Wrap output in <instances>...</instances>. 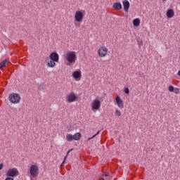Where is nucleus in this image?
Segmentation results:
<instances>
[{"mask_svg":"<svg viewBox=\"0 0 180 180\" xmlns=\"http://www.w3.org/2000/svg\"><path fill=\"white\" fill-rule=\"evenodd\" d=\"M99 57H105L108 54V49L105 46H101L98 51Z\"/></svg>","mask_w":180,"mask_h":180,"instance_id":"obj_7","label":"nucleus"},{"mask_svg":"<svg viewBox=\"0 0 180 180\" xmlns=\"http://www.w3.org/2000/svg\"><path fill=\"white\" fill-rule=\"evenodd\" d=\"M99 180H110L109 172H104L99 178Z\"/></svg>","mask_w":180,"mask_h":180,"instance_id":"obj_13","label":"nucleus"},{"mask_svg":"<svg viewBox=\"0 0 180 180\" xmlns=\"http://www.w3.org/2000/svg\"><path fill=\"white\" fill-rule=\"evenodd\" d=\"M74 149H70L68 151L67 155H65V157L64 158V160L62 162L61 165H64V164H65V160H67L68 157V154H70V153H71V151H72Z\"/></svg>","mask_w":180,"mask_h":180,"instance_id":"obj_20","label":"nucleus"},{"mask_svg":"<svg viewBox=\"0 0 180 180\" xmlns=\"http://www.w3.org/2000/svg\"><path fill=\"white\" fill-rule=\"evenodd\" d=\"M167 18L169 19H171V18H174V15H175V12H174V11L172 10V8L168 9L167 11V13H166Z\"/></svg>","mask_w":180,"mask_h":180,"instance_id":"obj_16","label":"nucleus"},{"mask_svg":"<svg viewBox=\"0 0 180 180\" xmlns=\"http://www.w3.org/2000/svg\"><path fill=\"white\" fill-rule=\"evenodd\" d=\"M115 101H116V103H117V105H118V107L120 109H123V108L124 107V105L123 104V101H122V98H120V96H117L115 98Z\"/></svg>","mask_w":180,"mask_h":180,"instance_id":"obj_11","label":"nucleus"},{"mask_svg":"<svg viewBox=\"0 0 180 180\" xmlns=\"http://www.w3.org/2000/svg\"><path fill=\"white\" fill-rule=\"evenodd\" d=\"M5 180H14L12 177H6Z\"/></svg>","mask_w":180,"mask_h":180,"instance_id":"obj_27","label":"nucleus"},{"mask_svg":"<svg viewBox=\"0 0 180 180\" xmlns=\"http://www.w3.org/2000/svg\"><path fill=\"white\" fill-rule=\"evenodd\" d=\"M134 26H136V27L138 26H140V20L139 18H135L132 22Z\"/></svg>","mask_w":180,"mask_h":180,"instance_id":"obj_18","label":"nucleus"},{"mask_svg":"<svg viewBox=\"0 0 180 180\" xmlns=\"http://www.w3.org/2000/svg\"><path fill=\"white\" fill-rule=\"evenodd\" d=\"M65 60L68 61V65H74L77 61V54L75 51H69L66 53Z\"/></svg>","mask_w":180,"mask_h":180,"instance_id":"obj_1","label":"nucleus"},{"mask_svg":"<svg viewBox=\"0 0 180 180\" xmlns=\"http://www.w3.org/2000/svg\"><path fill=\"white\" fill-rule=\"evenodd\" d=\"M124 92L125 94H129L130 93V90H129V89H128L127 87H124Z\"/></svg>","mask_w":180,"mask_h":180,"instance_id":"obj_24","label":"nucleus"},{"mask_svg":"<svg viewBox=\"0 0 180 180\" xmlns=\"http://www.w3.org/2000/svg\"><path fill=\"white\" fill-rule=\"evenodd\" d=\"M2 168H4V164L1 163L0 164V171H1V169H2Z\"/></svg>","mask_w":180,"mask_h":180,"instance_id":"obj_28","label":"nucleus"},{"mask_svg":"<svg viewBox=\"0 0 180 180\" xmlns=\"http://www.w3.org/2000/svg\"><path fill=\"white\" fill-rule=\"evenodd\" d=\"M81 139V133H76L75 135H73V140H80Z\"/></svg>","mask_w":180,"mask_h":180,"instance_id":"obj_19","label":"nucleus"},{"mask_svg":"<svg viewBox=\"0 0 180 180\" xmlns=\"http://www.w3.org/2000/svg\"><path fill=\"white\" fill-rule=\"evenodd\" d=\"M99 133H101V131H98L97 133L96 134H94L92 137L89 138L87 139L88 141H89L90 140H92V139H95V136H98V134H99Z\"/></svg>","mask_w":180,"mask_h":180,"instance_id":"obj_22","label":"nucleus"},{"mask_svg":"<svg viewBox=\"0 0 180 180\" xmlns=\"http://www.w3.org/2000/svg\"><path fill=\"white\" fill-rule=\"evenodd\" d=\"M168 90L169 91V92H174V86H169Z\"/></svg>","mask_w":180,"mask_h":180,"instance_id":"obj_23","label":"nucleus"},{"mask_svg":"<svg viewBox=\"0 0 180 180\" xmlns=\"http://www.w3.org/2000/svg\"><path fill=\"white\" fill-rule=\"evenodd\" d=\"M50 59L55 61L56 63H58L59 56L56 52H53L50 55Z\"/></svg>","mask_w":180,"mask_h":180,"instance_id":"obj_10","label":"nucleus"},{"mask_svg":"<svg viewBox=\"0 0 180 180\" xmlns=\"http://www.w3.org/2000/svg\"><path fill=\"white\" fill-rule=\"evenodd\" d=\"M84 11H76L75 14V19L76 22H82L84 16Z\"/></svg>","mask_w":180,"mask_h":180,"instance_id":"obj_4","label":"nucleus"},{"mask_svg":"<svg viewBox=\"0 0 180 180\" xmlns=\"http://www.w3.org/2000/svg\"><path fill=\"white\" fill-rule=\"evenodd\" d=\"M173 92H174L175 94H179V89L178 88L174 89Z\"/></svg>","mask_w":180,"mask_h":180,"instance_id":"obj_26","label":"nucleus"},{"mask_svg":"<svg viewBox=\"0 0 180 180\" xmlns=\"http://www.w3.org/2000/svg\"><path fill=\"white\" fill-rule=\"evenodd\" d=\"M9 64V60H4L0 63V70H2L4 67H6Z\"/></svg>","mask_w":180,"mask_h":180,"instance_id":"obj_17","label":"nucleus"},{"mask_svg":"<svg viewBox=\"0 0 180 180\" xmlns=\"http://www.w3.org/2000/svg\"><path fill=\"white\" fill-rule=\"evenodd\" d=\"M77 97L75 96V94L71 93L68 96H66L67 101L69 102V103H71L72 102H75Z\"/></svg>","mask_w":180,"mask_h":180,"instance_id":"obj_8","label":"nucleus"},{"mask_svg":"<svg viewBox=\"0 0 180 180\" xmlns=\"http://www.w3.org/2000/svg\"><path fill=\"white\" fill-rule=\"evenodd\" d=\"M45 61L47 63L48 67H51V68L56 67V61H53L51 59H46Z\"/></svg>","mask_w":180,"mask_h":180,"instance_id":"obj_15","label":"nucleus"},{"mask_svg":"<svg viewBox=\"0 0 180 180\" xmlns=\"http://www.w3.org/2000/svg\"><path fill=\"white\" fill-rule=\"evenodd\" d=\"M112 8L115 10V11H120V9H122V8H123V6H122V3L120 2H116L114 3Z\"/></svg>","mask_w":180,"mask_h":180,"instance_id":"obj_14","label":"nucleus"},{"mask_svg":"<svg viewBox=\"0 0 180 180\" xmlns=\"http://www.w3.org/2000/svg\"><path fill=\"white\" fill-rule=\"evenodd\" d=\"M122 4L124 6V11L125 12H129V8H130V2H129L127 0H124L122 1Z\"/></svg>","mask_w":180,"mask_h":180,"instance_id":"obj_12","label":"nucleus"},{"mask_svg":"<svg viewBox=\"0 0 180 180\" xmlns=\"http://www.w3.org/2000/svg\"><path fill=\"white\" fill-rule=\"evenodd\" d=\"M163 1H167V0H163Z\"/></svg>","mask_w":180,"mask_h":180,"instance_id":"obj_30","label":"nucleus"},{"mask_svg":"<svg viewBox=\"0 0 180 180\" xmlns=\"http://www.w3.org/2000/svg\"><path fill=\"white\" fill-rule=\"evenodd\" d=\"M66 140L67 141H72L74 140V136L71 134L66 135Z\"/></svg>","mask_w":180,"mask_h":180,"instance_id":"obj_21","label":"nucleus"},{"mask_svg":"<svg viewBox=\"0 0 180 180\" xmlns=\"http://www.w3.org/2000/svg\"><path fill=\"white\" fill-rule=\"evenodd\" d=\"M92 110H98L101 108V101L96 99L91 103Z\"/></svg>","mask_w":180,"mask_h":180,"instance_id":"obj_6","label":"nucleus"},{"mask_svg":"<svg viewBox=\"0 0 180 180\" xmlns=\"http://www.w3.org/2000/svg\"><path fill=\"white\" fill-rule=\"evenodd\" d=\"M178 75H179V77H180V70H179V72H178Z\"/></svg>","mask_w":180,"mask_h":180,"instance_id":"obj_29","label":"nucleus"},{"mask_svg":"<svg viewBox=\"0 0 180 180\" xmlns=\"http://www.w3.org/2000/svg\"><path fill=\"white\" fill-rule=\"evenodd\" d=\"M115 115L119 117L122 115V112L119 110H116Z\"/></svg>","mask_w":180,"mask_h":180,"instance_id":"obj_25","label":"nucleus"},{"mask_svg":"<svg viewBox=\"0 0 180 180\" xmlns=\"http://www.w3.org/2000/svg\"><path fill=\"white\" fill-rule=\"evenodd\" d=\"M18 175H19V171H18L16 168L9 169L7 171V176L15 178V176H18Z\"/></svg>","mask_w":180,"mask_h":180,"instance_id":"obj_5","label":"nucleus"},{"mask_svg":"<svg viewBox=\"0 0 180 180\" xmlns=\"http://www.w3.org/2000/svg\"><path fill=\"white\" fill-rule=\"evenodd\" d=\"M8 99L11 103H19L20 102V96L16 93H12L9 95Z\"/></svg>","mask_w":180,"mask_h":180,"instance_id":"obj_2","label":"nucleus"},{"mask_svg":"<svg viewBox=\"0 0 180 180\" xmlns=\"http://www.w3.org/2000/svg\"><path fill=\"white\" fill-rule=\"evenodd\" d=\"M72 77L73 78H75V79H76V81H79V79H81V77H82V75H81V71L76 70L73 72Z\"/></svg>","mask_w":180,"mask_h":180,"instance_id":"obj_9","label":"nucleus"},{"mask_svg":"<svg viewBox=\"0 0 180 180\" xmlns=\"http://www.w3.org/2000/svg\"><path fill=\"white\" fill-rule=\"evenodd\" d=\"M30 174L32 178L39 176V166L36 165H32L30 167Z\"/></svg>","mask_w":180,"mask_h":180,"instance_id":"obj_3","label":"nucleus"}]
</instances>
